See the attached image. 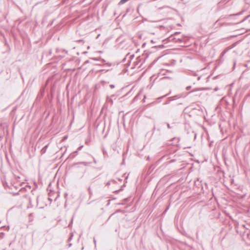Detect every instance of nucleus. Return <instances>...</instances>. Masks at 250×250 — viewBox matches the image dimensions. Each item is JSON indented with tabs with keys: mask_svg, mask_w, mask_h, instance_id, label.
I'll use <instances>...</instances> for the list:
<instances>
[{
	"mask_svg": "<svg viewBox=\"0 0 250 250\" xmlns=\"http://www.w3.org/2000/svg\"><path fill=\"white\" fill-rule=\"evenodd\" d=\"M127 0H121L120 1V3L123 4V3H125V2L126 1H127Z\"/></svg>",
	"mask_w": 250,
	"mask_h": 250,
	"instance_id": "obj_1",
	"label": "nucleus"
},
{
	"mask_svg": "<svg viewBox=\"0 0 250 250\" xmlns=\"http://www.w3.org/2000/svg\"><path fill=\"white\" fill-rule=\"evenodd\" d=\"M110 87H111L112 88H114V85H110Z\"/></svg>",
	"mask_w": 250,
	"mask_h": 250,
	"instance_id": "obj_2",
	"label": "nucleus"
}]
</instances>
